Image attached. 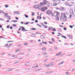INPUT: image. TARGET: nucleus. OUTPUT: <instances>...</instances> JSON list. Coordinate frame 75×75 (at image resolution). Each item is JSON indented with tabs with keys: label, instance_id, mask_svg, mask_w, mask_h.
<instances>
[{
	"label": "nucleus",
	"instance_id": "nucleus-1",
	"mask_svg": "<svg viewBox=\"0 0 75 75\" xmlns=\"http://www.w3.org/2000/svg\"><path fill=\"white\" fill-rule=\"evenodd\" d=\"M34 8H38V10L40 9L41 7V6L38 5H35L34 6Z\"/></svg>",
	"mask_w": 75,
	"mask_h": 75
},
{
	"label": "nucleus",
	"instance_id": "nucleus-2",
	"mask_svg": "<svg viewBox=\"0 0 75 75\" xmlns=\"http://www.w3.org/2000/svg\"><path fill=\"white\" fill-rule=\"evenodd\" d=\"M40 8H40V9H39V10H41L42 11H43V12H44V11H45V10H47V7L45 6L42 8L41 9Z\"/></svg>",
	"mask_w": 75,
	"mask_h": 75
},
{
	"label": "nucleus",
	"instance_id": "nucleus-3",
	"mask_svg": "<svg viewBox=\"0 0 75 75\" xmlns=\"http://www.w3.org/2000/svg\"><path fill=\"white\" fill-rule=\"evenodd\" d=\"M43 3L41 2L40 3V5H45L47 4V1H46V0H43Z\"/></svg>",
	"mask_w": 75,
	"mask_h": 75
},
{
	"label": "nucleus",
	"instance_id": "nucleus-4",
	"mask_svg": "<svg viewBox=\"0 0 75 75\" xmlns=\"http://www.w3.org/2000/svg\"><path fill=\"white\" fill-rule=\"evenodd\" d=\"M51 12H52V11H51L50 10H48L46 11V13L47 14H48V15H50V14H51Z\"/></svg>",
	"mask_w": 75,
	"mask_h": 75
},
{
	"label": "nucleus",
	"instance_id": "nucleus-5",
	"mask_svg": "<svg viewBox=\"0 0 75 75\" xmlns=\"http://www.w3.org/2000/svg\"><path fill=\"white\" fill-rule=\"evenodd\" d=\"M21 28L22 29V31H28V30L25 29V28H24V27L23 26H21Z\"/></svg>",
	"mask_w": 75,
	"mask_h": 75
},
{
	"label": "nucleus",
	"instance_id": "nucleus-6",
	"mask_svg": "<svg viewBox=\"0 0 75 75\" xmlns=\"http://www.w3.org/2000/svg\"><path fill=\"white\" fill-rule=\"evenodd\" d=\"M13 69H10V68H8L6 69V71H7L8 72H9V71H11L13 70Z\"/></svg>",
	"mask_w": 75,
	"mask_h": 75
},
{
	"label": "nucleus",
	"instance_id": "nucleus-7",
	"mask_svg": "<svg viewBox=\"0 0 75 75\" xmlns=\"http://www.w3.org/2000/svg\"><path fill=\"white\" fill-rule=\"evenodd\" d=\"M20 50V49H17L15 50L16 51L15 53L18 52V51Z\"/></svg>",
	"mask_w": 75,
	"mask_h": 75
},
{
	"label": "nucleus",
	"instance_id": "nucleus-8",
	"mask_svg": "<svg viewBox=\"0 0 75 75\" xmlns=\"http://www.w3.org/2000/svg\"><path fill=\"white\" fill-rule=\"evenodd\" d=\"M54 1H56V2H57L58 1H59V2H58L57 4H59V3H61V1L60 0H55Z\"/></svg>",
	"mask_w": 75,
	"mask_h": 75
},
{
	"label": "nucleus",
	"instance_id": "nucleus-9",
	"mask_svg": "<svg viewBox=\"0 0 75 75\" xmlns=\"http://www.w3.org/2000/svg\"><path fill=\"white\" fill-rule=\"evenodd\" d=\"M54 65V63H51L49 64V65L50 66H53V65Z\"/></svg>",
	"mask_w": 75,
	"mask_h": 75
},
{
	"label": "nucleus",
	"instance_id": "nucleus-10",
	"mask_svg": "<svg viewBox=\"0 0 75 75\" xmlns=\"http://www.w3.org/2000/svg\"><path fill=\"white\" fill-rule=\"evenodd\" d=\"M40 37L41 38V39H44L45 38L44 36L42 35H41V36H40Z\"/></svg>",
	"mask_w": 75,
	"mask_h": 75
},
{
	"label": "nucleus",
	"instance_id": "nucleus-11",
	"mask_svg": "<svg viewBox=\"0 0 75 75\" xmlns=\"http://www.w3.org/2000/svg\"><path fill=\"white\" fill-rule=\"evenodd\" d=\"M53 29V28H52V27H49L48 28L49 30H52Z\"/></svg>",
	"mask_w": 75,
	"mask_h": 75
},
{
	"label": "nucleus",
	"instance_id": "nucleus-12",
	"mask_svg": "<svg viewBox=\"0 0 75 75\" xmlns=\"http://www.w3.org/2000/svg\"><path fill=\"white\" fill-rule=\"evenodd\" d=\"M42 50H43V51H45V50H46V48L45 47H42Z\"/></svg>",
	"mask_w": 75,
	"mask_h": 75
},
{
	"label": "nucleus",
	"instance_id": "nucleus-13",
	"mask_svg": "<svg viewBox=\"0 0 75 75\" xmlns=\"http://www.w3.org/2000/svg\"><path fill=\"white\" fill-rule=\"evenodd\" d=\"M69 4L67 2H65V4L66 6H68V4Z\"/></svg>",
	"mask_w": 75,
	"mask_h": 75
},
{
	"label": "nucleus",
	"instance_id": "nucleus-14",
	"mask_svg": "<svg viewBox=\"0 0 75 75\" xmlns=\"http://www.w3.org/2000/svg\"><path fill=\"white\" fill-rule=\"evenodd\" d=\"M29 23H30V22H27V23H24V24L25 25H27V24H28Z\"/></svg>",
	"mask_w": 75,
	"mask_h": 75
},
{
	"label": "nucleus",
	"instance_id": "nucleus-15",
	"mask_svg": "<svg viewBox=\"0 0 75 75\" xmlns=\"http://www.w3.org/2000/svg\"><path fill=\"white\" fill-rule=\"evenodd\" d=\"M42 42H43V44H47V42H44L43 40H42Z\"/></svg>",
	"mask_w": 75,
	"mask_h": 75
},
{
	"label": "nucleus",
	"instance_id": "nucleus-16",
	"mask_svg": "<svg viewBox=\"0 0 75 75\" xmlns=\"http://www.w3.org/2000/svg\"><path fill=\"white\" fill-rule=\"evenodd\" d=\"M57 3H54V4H53V5L54 6H57Z\"/></svg>",
	"mask_w": 75,
	"mask_h": 75
},
{
	"label": "nucleus",
	"instance_id": "nucleus-17",
	"mask_svg": "<svg viewBox=\"0 0 75 75\" xmlns=\"http://www.w3.org/2000/svg\"><path fill=\"white\" fill-rule=\"evenodd\" d=\"M62 37H63V38H65V39H66V38H67V37H66V36L64 35H62Z\"/></svg>",
	"mask_w": 75,
	"mask_h": 75
},
{
	"label": "nucleus",
	"instance_id": "nucleus-18",
	"mask_svg": "<svg viewBox=\"0 0 75 75\" xmlns=\"http://www.w3.org/2000/svg\"><path fill=\"white\" fill-rule=\"evenodd\" d=\"M61 54V52H59V53H58L56 55V56H58L59 55H60Z\"/></svg>",
	"mask_w": 75,
	"mask_h": 75
},
{
	"label": "nucleus",
	"instance_id": "nucleus-19",
	"mask_svg": "<svg viewBox=\"0 0 75 75\" xmlns=\"http://www.w3.org/2000/svg\"><path fill=\"white\" fill-rule=\"evenodd\" d=\"M64 62H61V63H60L59 64H58V65H61V64H63L64 63Z\"/></svg>",
	"mask_w": 75,
	"mask_h": 75
},
{
	"label": "nucleus",
	"instance_id": "nucleus-20",
	"mask_svg": "<svg viewBox=\"0 0 75 75\" xmlns=\"http://www.w3.org/2000/svg\"><path fill=\"white\" fill-rule=\"evenodd\" d=\"M56 20L57 21H58L59 20V17H57V18H56Z\"/></svg>",
	"mask_w": 75,
	"mask_h": 75
},
{
	"label": "nucleus",
	"instance_id": "nucleus-21",
	"mask_svg": "<svg viewBox=\"0 0 75 75\" xmlns=\"http://www.w3.org/2000/svg\"><path fill=\"white\" fill-rule=\"evenodd\" d=\"M57 31H59V32H61V31L62 30L60 29H57Z\"/></svg>",
	"mask_w": 75,
	"mask_h": 75
},
{
	"label": "nucleus",
	"instance_id": "nucleus-22",
	"mask_svg": "<svg viewBox=\"0 0 75 75\" xmlns=\"http://www.w3.org/2000/svg\"><path fill=\"white\" fill-rule=\"evenodd\" d=\"M42 55H47V53H45L44 52H42Z\"/></svg>",
	"mask_w": 75,
	"mask_h": 75
},
{
	"label": "nucleus",
	"instance_id": "nucleus-23",
	"mask_svg": "<svg viewBox=\"0 0 75 75\" xmlns=\"http://www.w3.org/2000/svg\"><path fill=\"white\" fill-rule=\"evenodd\" d=\"M24 16H25L26 18H28V15H26L25 14H24Z\"/></svg>",
	"mask_w": 75,
	"mask_h": 75
},
{
	"label": "nucleus",
	"instance_id": "nucleus-24",
	"mask_svg": "<svg viewBox=\"0 0 75 75\" xmlns=\"http://www.w3.org/2000/svg\"><path fill=\"white\" fill-rule=\"evenodd\" d=\"M30 30H36V29H35V28H30Z\"/></svg>",
	"mask_w": 75,
	"mask_h": 75
},
{
	"label": "nucleus",
	"instance_id": "nucleus-25",
	"mask_svg": "<svg viewBox=\"0 0 75 75\" xmlns=\"http://www.w3.org/2000/svg\"><path fill=\"white\" fill-rule=\"evenodd\" d=\"M51 15L52 16H54V13H52V12H51Z\"/></svg>",
	"mask_w": 75,
	"mask_h": 75
},
{
	"label": "nucleus",
	"instance_id": "nucleus-26",
	"mask_svg": "<svg viewBox=\"0 0 75 75\" xmlns=\"http://www.w3.org/2000/svg\"><path fill=\"white\" fill-rule=\"evenodd\" d=\"M5 7H6V8H7L8 7V5H5Z\"/></svg>",
	"mask_w": 75,
	"mask_h": 75
},
{
	"label": "nucleus",
	"instance_id": "nucleus-27",
	"mask_svg": "<svg viewBox=\"0 0 75 75\" xmlns=\"http://www.w3.org/2000/svg\"><path fill=\"white\" fill-rule=\"evenodd\" d=\"M14 13H16V14H18V11H14Z\"/></svg>",
	"mask_w": 75,
	"mask_h": 75
},
{
	"label": "nucleus",
	"instance_id": "nucleus-28",
	"mask_svg": "<svg viewBox=\"0 0 75 75\" xmlns=\"http://www.w3.org/2000/svg\"><path fill=\"white\" fill-rule=\"evenodd\" d=\"M65 74L66 75H68V74H69V72H66Z\"/></svg>",
	"mask_w": 75,
	"mask_h": 75
},
{
	"label": "nucleus",
	"instance_id": "nucleus-29",
	"mask_svg": "<svg viewBox=\"0 0 75 75\" xmlns=\"http://www.w3.org/2000/svg\"><path fill=\"white\" fill-rule=\"evenodd\" d=\"M56 14L57 15H59V12H58L56 11Z\"/></svg>",
	"mask_w": 75,
	"mask_h": 75
},
{
	"label": "nucleus",
	"instance_id": "nucleus-30",
	"mask_svg": "<svg viewBox=\"0 0 75 75\" xmlns=\"http://www.w3.org/2000/svg\"><path fill=\"white\" fill-rule=\"evenodd\" d=\"M52 30L53 31H56V29L55 28H53Z\"/></svg>",
	"mask_w": 75,
	"mask_h": 75
},
{
	"label": "nucleus",
	"instance_id": "nucleus-31",
	"mask_svg": "<svg viewBox=\"0 0 75 75\" xmlns=\"http://www.w3.org/2000/svg\"><path fill=\"white\" fill-rule=\"evenodd\" d=\"M50 64H46V67H50Z\"/></svg>",
	"mask_w": 75,
	"mask_h": 75
},
{
	"label": "nucleus",
	"instance_id": "nucleus-32",
	"mask_svg": "<svg viewBox=\"0 0 75 75\" xmlns=\"http://www.w3.org/2000/svg\"><path fill=\"white\" fill-rule=\"evenodd\" d=\"M11 17V16H6V18H9V17Z\"/></svg>",
	"mask_w": 75,
	"mask_h": 75
},
{
	"label": "nucleus",
	"instance_id": "nucleus-33",
	"mask_svg": "<svg viewBox=\"0 0 75 75\" xmlns=\"http://www.w3.org/2000/svg\"><path fill=\"white\" fill-rule=\"evenodd\" d=\"M34 15H35V14H34V13L32 12V16H34Z\"/></svg>",
	"mask_w": 75,
	"mask_h": 75
},
{
	"label": "nucleus",
	"instance_id": "nucleus-34",
	"mask_svg": "<svg viewBox=\"0 0 75 75\" xmlns=\"http://www.w3.org/2000/svg\"><path fill=\"white\" fill-rule=\"evenodd\" d=\"M42 69H39L37 70H36L35 71H40V70H42Z\"/></svg>",
	"mask_w": 75,
	"mask_h": 75
},
{
	"label": "nucleus",
	"instance_id": "nucleus-35",
	"mask_svg": "<svg viewBox=\"0 0 75 75\" xmlns=\"http://www.w3.org/2000/svg\"><path fill=\"white\" fill-rule=\"evenodd\" d=\"M23 45H28V44H27V43H25Z\"/></svg>",
	"mask_w": 75,
	"mask_h": 75
},
{
	"label": "nucleus",
	"instance_id": "nucleus-36",
	"mask_svg": "<svg viewBox=\"0 0 75 75\" xmlns=\"http://www.w3.org/2000/svg\"><path fill=\"white\" fill-rule=\"evenodd\" d=\"M9 27H10V25H8L6 27V28H9Z\"/></svg>",
	"mask_w": 75,
	"mask_h": 75
},
{
	"label": "nucleus",
	"instance_id": "nucleus-37",
	"mask_svg": "<svg viewBox=\"0 0 75 75\" xmlns=\"http://www.w3.org/2000/svg\"><path fill=\"white\" fill-rule=\"evenodd\" d=\"M8 45V44H6L5 45V47H7Z\"/></svg>",
	"mask_w": 75,
	"mask_h": 75
},
{
	"label": "nucleus",
	"instance_id": "nucleus-38",
	"mask_svg": "<svg viewBox=\"0 0 75 75\" xmlns=\"http://www.w3.org/2000/svg\"><path fill=\"white\" fill-rule=\"evenodd\" d=\"M69 27L71 28H73V26L71 25H70Z\"/></svg>",
	"mask_w": 75,
	"mask_h": 75
},
{
	"label": "nucleus",
	"instance_id": "nucleus-39",
	"mask_svg": "<svg viewBox=\"0 0 75 75\" xmlns=\"http://www.w3.org/2000/svg\"><path fill=\"white\" fill-rule=\"evenodd\" d=\"M13 26H14V27H17V25L16 24H13Z\"/></svg>",
	"mask_w": 75,
	"mask_h": 75
},
{
	"label": "nucleus",
	"instance_id": "nucleus-40",
	"mask_svg": "<svg viewBox=\"0 0 75 75\" xmlns=\"http://www.w3.org/2000/svg\"><path fill=\"white\" fill-rule=\"evenodd\" d=\"M37 25H38V26H39V27H41V26L40 25H39V24H37Z\"/></svg>",
	"mask_w": 75,
	"mask_h": 75
},
{
	"label": "nucleus",
	"instance_id": "nucleus-41",
	"mask_svg": "<svg viewBox=\"0 0 75 75\" xmlns=\"http://www.w3.org/2000/svg\"><path fill=\"white\" fill-rule=\"evenodd\" d=\"M49 44H52V42H51L49 41Z\"/></svg>",
	"mask_w": 75,
	"mask_h": 75
},
{
	"label": "nucleus",
	"instance_id": "nucleus-42",
	"mask_svg": "<svg viewBox=\"0 0 75 75\" xmlns=\"http://www.w3.org/2000/svg\"><path fill=\"white\" fill-rule=\"evenodd\" d=\"M20 46H21V45H18L17 47H20Z\"/></svg>",
	"mask_w": 75,
	"mask_h": 75
},
{
	"label": "nucleus",
	"instance_id": "nucleus-43",
	"mask_svg": "<svg viewBox=\"0 0 75 75\" xmlns=\"http://www.w3.org/2000/svg\"><path fill=\"white\" fill-rule=\"evenodd\" d=\"M64 30H67V28L66 27H64L63 28Z\"/></svg>",
	"mask_w": 75,
	"mask_h": 75
},
{
	"label": "nucleus",
	"instance_id": "nucleus-44",
	"mask_svg": "<svg viewBox=\"0 0 75 75\" xmlns=\"http://www.w3.org/2000/svg\"><path fill=\"white\" fill-rule=\"evenodd\" d=\"M11 21L12 22H14V23H15L16 22V20H12V21Z\"/></svg>",
	"mask_w": 75,
	"mask_h": 75
},
{
	"label": "nucleus",
	"instance_id": "nucleus-45",
	"mask_svg": "<svg viewBox=\"0 0 75 75\" xmlns=\"http://www.w3.org/2000/svg\"><path fill=\"white\" fill-rule=\"evenodd\" d=\"M54 49L55 50H57V47H56V46H55L54 47Z\"/></svg>",
	"mask_w": 75,
	"mask_h": 75
},
{
	"label": "nucleus",
	"instance_id": "nucleus-46",
	"mask_svg": "<svg viewBox=\"0 0 75 75\" xmlns=\"http://www.w3.org/2000/svg\"><path fill=\"white\" fill-rule=\"evenodd\" d=\"M35 23H38V21L37 20H36L35 21Z\"/></svg>",
	"mask_w": 75,
	"mask_h": 75
},
{
	"label": "nucleus",
	"instance_id": "nucleus-47",
	"mask_svg": "<svg viewBox=\"0 0 75 75\" xmlns=\"http://www.w3.org/2000/svg\"><path fill=\"white\" fill-rule=\"evenodd\" d=\"M33 35H34V36H32V37H35V34H33Z\"/></svg>",
	"mask_w": 75,
	"mask_h": 75
},
{
	"label": "nucleus",
	"instance_id": "nucleus-48",
	"mask_svg": "<svg viewBox=\"0 0 75 75\" xmlns=\"http://www.w3.org/2000/svg\"><path fill=\"white\" fill-rule=\"evenodd\" d=\"M52 40V42H54V39L52 38H51Z\"/></svg>",
	"mask_w": 75,
	"mask_h": 75
},
{
	"label": "nucleus",
	"instance_id": "nucleus-49",
	"mask_svg": "<svg viewBox=\"0 0 75 75\" xmlns=\"http://www.w3.org/2000/svg\"><path fill=\"white\" fill-rule=\"evenodd\" d=\"M64 45H68V43H65L64 44Z\"/></svg>",
	"mask_w": 75,
	"mask_h": 75
},
{
	"label": "nucleus",
	"instance_id": "nucleus-50",
	"mask_svg": "<svg viewBox=\"0 0 75 75\" xmlns=\"http://www.w3.org/2000/svg\"><path fill=\"white\" fill-rule=\"evenodd\" d=\"M75 70V68H74V69H72V71H74Z\"/></svg>",
	"mask_w": 75,
	"mask_h": 75
},
{
	"label": "nucleus",
	"instance_id": "nucleus-51",
	"mask_svg": "<svg viewBox=\"0 0 75 75\" xmlns=\"http://www.w3.org/2000/svg\"><path fill=\"white\" fill-rule=\"evenodd\" d=\"M72 55V54H68L67 55L68 56H71V55Z\"/></svg>",
	"mask_w": 75,
	"mask_h": 75
},
{
	"label": "nucleus",
	"instance_id": "nucleus-52",
	"mask_svg": "<svg viewBox=\"0 0 75 75\" xmlns=\"http://www.w3.org/2000/svg\"><path fill=\"white\" fill-rule=\"evenodd\" d=\"M41 17V16H38L37 17V19H38V17Z\"/></svg>",
	"mask_w": 75,
	"mask_h": 75
},
{
	"label": "nucleus",
	"instance_id": "nucleus-53",
	"mask_svg": "<svg viewBox=\"0 0 75 75\" xmlns=\"http://www.w3.org/2000/svg\"><path fill=\"white\" fill-rule=\"evenodd\" d=\"M18 63V61H17L16 62L14 63V64H17Z\"/></svg>",
	"mask_w": 75,
	"mask_h": 75
},
{
	"label": "nucleus",
	"instance_id": "nucleus-54",
	"mask_svg": "<svg viewBox=\"0 0 75 75\" xmlns=\"http://www.w3.org/2000/svg\"><path fill=\"white\" fill-rule=\"evenodd\" d=\"M41 25H42L43 26H45V25H44V24H43L42 23Z\"/></svg>",
	"mask_w": 75,
	"mask_h": 75
},
{
	"label": "nucleus",
	"instance_id": "nucleus-55",
	"mask_svg": "<svg viewBox=\"0 0 75 75\" xmlns=\"http://www.w3.org/2000/svg\"><path fill=\"white\" fill-rule=\"evenodd\" d=\"M15 18L16 20H18V17H15Z\"/></svg>",
	"mask_w": 75,
	"mask_h": 75
},
{
	"label": "nucleus",
	"instance_id": "nucleus-56",
	"mask_svg": "<svg viewBox=\"0 0 75 75\" xmlns=\"http://www.w3.org/2000/svg\"><path fill=\"white\" fill-rule=\"evenodd\" d=\"M10 29H13V27H12V26H10Z\"/></svg>",
	"mask_w": 75,
	"mask_h": 75
},
{
	"label": "nucleus",
	"instance_id": "nucleus-57",
	"mask_svg": "<svg viewBox=\"0 0 75 75\" xmlns=\"http://www.w3.org/2000/svg\"><path fill=\"white\" fill-rule=\"evenodd\" d=\"M72 62H75V59L73 60V61H72Z\"/></svg>",
	"mask_w": 75,
	"mask_h": 75
},
{
	"label": "nucleus",
	"instance_id": "nucleus-58",
	"mask_svg": "<svg viewBox=\"0 0 75 75\" xmlns=\"http://www.w3.org/2000/svg\"><path fill=\"white\" fill-rule=\"evenodd\" d=\"M43 19H44V20H45V18H46L45 17H43Z\"/></svg>",
	"mask_w": 75,
	"mask_h": 75
},
{
	"label": "nucleus",
	"instance_id": "nucleus-59",
	"mask_svg": "<svg viewBox=\"0 0 75 75\" xmlns=\"http://www.w3.org/2000/svg\"><path fill=\"white\" fill-rule=\"evenodd\" d=\"M39 45H40L41 46L42 45V43H40Z\"/></svg>",
	"mask_w": 75,
	"mask_h": 75
},
{
	"label": "nucleus",
	"instance_id": "nucleus-60",
	"mask_svg": "<svg viewBox=\"0 0 75 75\" xmlns=\"http://www.w3.org/2000/svg\"><path fill=\"white\" fill-rule=\"evenodd\" d=\"M35 67H38V65H36V66H35Z\"/></svg>",
	"mask_w": 75,
	"mask_h": 75
},
{
	"label": "nucleus",
	"instance_id": "nucleus-61",
	"mask_svg": "<svg viewBox=\"0 0 75 75\" xmlns=\"http://www.w3.org/2000/svg\"><path fill=\"white\" fill-rule=\"evenodd\" d=\"M44 23L45 24H47V22H44Z\"/></svg>",
	"mask_w": 75,
	"mask_h": 75
},
{
	"label": "nucleus",
	"instance_id": "nucleus-62",
	"mask_svg": "<svg viewBox=\"0 0 75 75\" xmlns=\"http://www.w3.org/2000/svg\"><path fill=\"white\" fill-rule=\"evenodd\" d=\"M4 14H5V15H6V16H7V15H8V13H5Z\"/></svg>",
	"mask_w": 75,
	"mask_h": 75
},
{
	"label": "nucleus",
	"instance_id": "nucleus-63",
	"mask_svg": "<svg viewBox=\"0 0 75 75\" xmlns=\"http://www.w3.org/2000/svg\"><path fill=\"white\" fill-rule=\"evenodd\" d=\"M46 61H47V60L45 59V60H44V62H46Z\"/></svg>",
	"mask_w": 75,
	"mask_h": 75
},
{
	"label": "nucleus",
	"instance_id": "nucleus-64",
	"mask_svg": "<svg viewBox=\"0 0 75 75\" xmlns=\"http://www.w3.org/2000/svg\"><path fill=\"white\" fill-rule=\"evenodd\" d=\"M46 65H47V64H43V66H46Z\"/></svg>",
	"mask_w": 75,
	"mask_h": 75
}]
</instances>
